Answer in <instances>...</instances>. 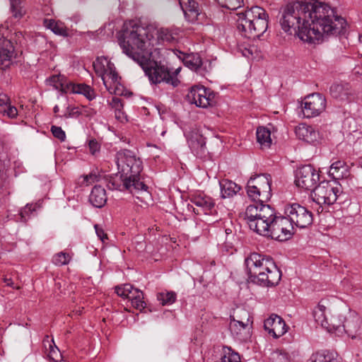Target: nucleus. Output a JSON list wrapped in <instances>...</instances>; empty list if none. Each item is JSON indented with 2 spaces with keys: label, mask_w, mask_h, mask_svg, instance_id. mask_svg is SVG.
Here are the masks:
<instances>
[{
  "label": "nucleus",
  "mask_w": 362,
  "mask_h": 362,
  "mask_svg": "<svg viewBox=\"0 0 362 362\" xmlns=\"http://www.w3.org/2000/svg\"><path fill=\"white\" fill-rule=\"evenodd\" d=\"M308 35L300 33L301 40L308 44L319 43L324 36H337L343 33L346 23L336 14L335 9L320 1L308 2Z\"/></svg>",
  "instance_id": "f257e3e1"
},
{
  "label": "nucleus",
  "mask_w": 362,
  "mask_h": 362,
  "mask_svg": "<svg viewBox=\"0 0 362 362\" xmlns=\"http://www.w3.org/2000/svg\"><path fill=\"white\" fill-rule=\"evenodd\" d=\"M118 173L110 177L107 187L110 190L128 191L144 202L139 194L148 195V186L140 180L143 163L140 158L129 150H122L115 156Z\"/></svg>",
  "instance_id": "f03ea898"
},
{
  "label": "nucleus",
  "mask_w": 362,
  "mask_h": 362,
  "mask_svg": "<svg viewBox=\"0 0 362 362\" xmlns=\"http://www.w3.org/2000/svg\"><path fill=\"white\" fill-rule=\"evenodd\" d=\"M154 38H150L148 26L144 28L130 21L124 23L119 43L123 52L135 62L151 56V45Z\"/></svg>",
  "instance_id": "7ed1b4c3"
},
{
  "label": "nucleus",
  "mask_w": 362,
  "mask_h": 362,
  "mask_svg": "<svg viewBox=\"0 0 362 362\" xmlns=\"http://www.w3.org/2000/svg\"><path fill=\"white\" fill-rule=\"evenodd\" d=\"M248 281L262 287L276 286L281 272L272 257L257 252L250 253L245 259Z\"/></svg>",
  "instance_id": "20e7f679"
},
{
  "label": "nucleus",
  "mask_w": 362,
  "mask_h": 362,
  "mask_svg": "<svg viewBox=\"0 0 362 362\" xmlns=\"http://www.w3.org/2000/svg\"><path fill=\"white\" fill-rule=\"evenodd\" d=\"M280 13L279 23L285 33L297 35L300 40L301 32L308 35V2H289L281 8Z\"/></svg>",
  "instance_id": "39448f33"
},
{
  "label": "nucleus",
  "mask_w": 362,
  "mask_h": 362,
  "mask_svg": "<svg viewBox=\"0 0 362 362\" xmlns=\"http://www.w3.org/2000/svg\"><path fill=\"white\" fill-rule=\"evenodd\" d=\"M267 18L268 15L262 8L252 7L250 11L238 14L237 29L245 37H259L268 28Z\"/></svg>",
  "instance_id": "423d86ee"
},
{
  "label": "nucleus",
  "mask_w": 362,
  "mask_h": 362,
  "mask_svg": "<svg viewBox=\"0 0 362 362\" xmlns=\"http://www.w3.org/2000/svg\"><path fill=\"white\" fill-rule=\"evenodd\" d=\"M274 216V209L263 204H250L245 213V218L250 229L265 237L269 236Z\"/></svg>",
  "instance_id": "0eeeda50"
},
{
  "label": "nucleus",
  "mask_w": 362,
  "mask_h": 362,
  "mask_svg": "<svg viewBox=\"0 0 362 362\" xmlns=\"http://www.w3.org/2000/svg\"><path fill=\"white\" fill-rule=\"evenodd\" d=\"M144 70L145 74L153 83H165L176 87L180 83L177 78L170 74V69L161 63L151 60V57H146L137 63Z\"/></svg>",
  "instance_id": "6e6552de"
},
{
  "label": "nucleus",
  "mask_w": 362,
  "mask_h": 362,
  "mask_svg": "<svg viewBox=\"0 0 362 362\" xmlns=\"http://www.w3.org/2000/svg\"><path fill=\"white\" fill-rule=\"evenodd\" d=\"M272 179L270 175H258L250 177L247 185L248 197L258 204L269 201L272 197Z\"/></svg>",
  "instance_id": "1a4fd4ad"
},
{
  "label": "nucleus",
  "mask_w": 362,
  "mask_h": 362,
  "mask_svg": "<svg viewBox=\"0 0 362 362\" xmlns=\"http://www.w3.org/2000/svg\"><path fill=\"white\" fill-rule=\"evenodd\" d=\"M96 74L101 77L103 84L108 91L115 89L119 84V77L115 67L107 57H98L93 62Z\"/></svg>",
  "instance_id": "9d476101"
},
{
  "label": "nucleus",
  "mask_w": 362,
  "mask_h": 362,
  "mask_svg": "<svg viewBox=\"0 0 362 362\" xmlns=\"http://www.w3.org/2000/svg\"><path fill=\"white\" fill-rule=\"evenodd\" d=\"M293 228H305L310 226L313 221V213L305 206L298 203L288 204L284 209Z\"/></svg>",
  "instance_id": "9b49d317"
},
{
  "label": "nucleus",
  "mask_w": 362,
  "mask_h": 362,
  "mask_svg": "<svg viewBox=\"0 0 362 362\" xmlns=\"http://www.w3.org/2000/svg\"><path fill=\"white\" fill-rule=\"evenodd\" d=\"M340 192L339 187L329 181H322L313 190L312 197L318 204L331 205L336 202Z\"/></svg>",
  "instance_id": "f8f14e48"
},
{
  "label": "nucleus",
  "mask_w": 362,
  "mask_h": 362,
  "mask_svg": "<svg viewBox=\"0 0 362 362\" xmlns=\"http://www.w3.org/2000/svg\"><path fill=\"white\" fill-rule=\"evenodd\" d=\"M268 237L279 241L290 239L294 233V228L287 216H276L274 211V220L271 224Z\"/></svg>",
  "instance_id": "ddd939ff"
},
{
  "label": "nucleus",
  "mask_w": 362,
  "mask_h": 362,
  "mask_svg": "<svg viewBox=\"0 0 362 362\" xmlns=\"http://www.w3.org/2000/svg\"><path fill=\"white\" fill-rule=\"evenodd\" d=\"M320 181L319 172L311 165L298 168L296 173V185L305 190H313Z\"/></svg>",
  "instance_id": "4468645a"
},
{
  "label": "nucleus",
  "mask_w": 362,
  "mask_h": 362,
  "mask_svg": "<svg viewBox=\"0 0 362 362\" xmlns=\"http://www.w3.org/2000/svg\"><path fill=\"white\" fill-rule=\"evenodd\" d=\"M326 104V98L322 94L316 93L309 95L301 103L303 114L307 118L317 117L325 111Z\"/></svg>",
  "instance_id": "2eb2a0df"
},
{
  "label": "nucleus",
  "mask_w": 362,
  "mask_h": 362,
  "mask_svg": "<svg viewBox=\"0 0 362 362\" xmlns=\"http://www.w3.org/2000/svg\"><path fill=\"white\" fill-rule=\"evenodd\" d=\"M189 199L196 207L188 204V209L192 208L193 212L197 215L210 214L215 209L216 203L214 199L204 192H194L189 195Z\"/></svg>",
  "instance_id": "dca6fc26"
},
{
  "label": "nucleus",
  "mask_w": 362,
  "mask_h": 362,
  "mask_svg": "<svg viewBox=\"0 0 362 362\" xmlns=\"http://www.w3.org/2000/svg\"><path fill=\"white\" fill-rule=\"evenodd\" d=\"M187 98L191 103L197 107H206L211 104V93L209 90L204 86H193L191 88Z\"/></svg>",
  "instance_id": "f3484780"
},
{
  "label": "nucleus",
  "mask_w": 362,
  "mask_h": 362,
  "mask_svg": "<svg viewBox=\"0 0 362 362\" xmlns=\"http://www.w3.org/2000/svg\"><path fill=\"white\" fill-rule=\"evenodd\" d=\"M264 327L274 338H279L286 332V325L284 320L276 315H272L264 322Z\"/></svg>",
  "instance_id": "a211bd4d"
},
{
  "label": "nucleus",
  "mask_w": 362,
  "mask_h": 362,
  "mask_svg": "<svg viewBox=\"0 0 362 362\" xmlns=\"http://www.w3.org/2000/svg\"><path fill=\"white\" fill-rule=\"evenodd\" d=\"M343 332L346 333L351 338L362 334V320L355 313H350L348 317H344Z\"/></svg>",
  "instance_id": "6ab92c4d"
},
{
  "label": "nucleus",
  "mask_w": 362,
  "mask_h": 362,
  "mask_svg": "<svg viewBox=\"0 0 362 362\" xmlns=\"http://www.w3.org/2000/svg\"><path fill=\"white\" fill-rule=\"evenodd\" d=\"M13 46L11 42L6 38L0 39V69L5 70L12 63L13 57Z\"/></svg>",
  "instance_id": "aec40b11"
},
{
  "label": "nucleus",
  "mask_w": 362,
  "mask_h": 362,
  "mask_svg": "<svg viewBox=\"0 0 362 362\" xmlns=\"http://www.w3.org/2000/svg\"><path fill=\"white\" fill-rule=\"evenodd\" d=\"M296 136L307 143L314 144L319 138V133L313 127L302 123L295 129Z\"/></svg>",
  "instance_id": "412c9836"
},
{
  "label": "nucleus",
  "mask_w": 362,
  "mask_h": 362,
  "mask_svg": "<svg viewBox=\"0 0 362 362\" xmlns=\"http://www.w3.org/2000/svg\"><path fill=\"white\" fill-rule=\"evenodd\" d=\"M174 53L187 67L196 72H200L202 60L198 54H187L177 49L174 51Z\"/></svg>",
  "instance_id": "4be33fe9"
},
{
  "label": "nucleus",
  "mask_w": 362,
  "mask_h": 362,
  "mask_svg": "<svg viewBox=\"0 0 362 362\" xmlns=\"http://www.w3.org/2000/svg\"><path fill=\"white\" fill-rule=\"evenodd\" d=\"M148 31L150 38L156 40L155 43L151 45V50L155 45L165 42H170L174 40L173 33L168 28H157L151 25L148 26Z\"/></svg>",
  "instance_id": "5701e85b"
},
{
  "label": "nucleus",
  "mask_w": 362,
  "mask_h": 362,
  "mask_svg": "<svg viewBox=\"0 0 362 362\" xmlns=\"http://www.w3.org/2000/svg\"><path fill=\"white\" fill-rule=\"evenodd\" d=\"M187 143L192 152L197 157H202L206 151L205 138L197 133H192L187 137Z\"/></svg>",
  "instance_id": "b1692460"
},
{
  "label": "nucleus",
  "mask_w": 362,
  "mask_h": 362,
  "mask_svg": "<svg viewBox=\"0 0 362 362\" xmlns=\"http://www.w3.org/2000/svg\"><path fill=\"white\" fill-rule=\"evenodd\" d=\"M185 18L189 22L197 20L200 14L199 4L194 0H178Z\"/></svg>",
  "instance_id": "393cba45"
},
{
  "label": "nucleus",
  "mask_w": 362,
  "mask_h": 362,
  "mask_svg": "<svg viewBox=\"0 0 362 362\" xmlns=\"http://www.w3.org/2000/svg\"><path fill=\"white\" fill-rule=\"evenodd\" d=\"M329 175L334 180L346 178L350 175L349 166L343 160H337L331 165ZM337 183L336 181L334 182V184Z\"/></svg>",
  "instance_id": "a878e982"
},
{
  "label": "nucleus",
  "mask_w": 362,
  "mask_h": 362,
  "mask_svg": "<svg viewBox=\"0 0 362 362\" xmlns=\"http://www.w3.org/2000/svg\"><path fill=\"white\" fill-rule=\"evenodd\" d=\"M71 82L64 75L60 74L52 75L46 80L47 85L52 86L55 90H58L62 93H69V90L67 88H69V84H71Z\"/></svg>",
  "instance_id": "bb28decb"
},
{
  "label": "nucleus",
  "mask_w": 362,
  "mask_h": 362,
  "mask_svg": "<svg viewBox=\"0 0 362 362\" xmlns=\"http://www.w3.org/2000/svg\"><path fill=\"white\" fill-rule=\"evenodd\" d=\"M43 25L57 35L62 37L69 36L68 28L62 21H56L52 18H45L43 20Z\"/></svg>",
  "instance_id": "cd10ccee"
},
{
  "label": "nucleus",
  "mask_w": 362,
  "mask_h": 362,
  "mask_svg": "<svg viewBox=\"0 0 362 362\" xmlns=\"http://www.w3.org/2000/svg\"><path fill=\"white\" fill-rule=\"evenodd\" d=\"M69 93L74 94H81L84 95L88 100H92L96 97L94 89L85 83H75L71 82L68 87Z\"/></svg>",
  "instance_id": "c85d7f7f"
},
{
  "label": "nucleus",
  "mask_w": 362,
  "mask_h": 362,
  "mask_svg": "<svg viewBox=\"0 0 362 362\" xmlns=\"http://www.w3.org/2000/svg\"><path fill=\"white\" fill-rule=\"evenodd\" d=\"M89 202L97 208H101L107 202L105 189L101 186H95L89 196Z\"/></svg>",
  "instance_id": "c756f323"
},
{
  "label": "nucleus",
  "mask_w": 362,
  "mask_h": 362,
  "mask_svg": "<svg viewBox=\"0 0 362 362\" xmlns=\"http://www.w3.org/2000/svg\"><path fill=\"white\" fill-rule=\"evenodd\" d=\"M220 187L221 197L223 199L233 197L241 189L235 182L228 180H223L220 182Z\"/></svg>",
  "instance_id": "7c9ffc66"
},
{
  "label": "nucleus",
  "mask_w": 362,
  "mask_h": 362,
  "mask_svg": "<svg viewBox=\"0 0 362 362\" xmlns=\"http://www.w3.org/2000/svg\"><path fill=\"white\" fill-rule=\"evenodd\" d=\"M329 91L333 98L344 100L347 99L348 95L350 94V86L347 83H336L331 86Z\"/></svg>",
  "instance_id": "2f4dec72"
},
{
  "label": "nucleus",
  "mask_w": 362,
  "mask_h": 362,
  "mask_svg": "<svg viewBox=\"0 0 362 362\" xmlns=\"http://www.w3.org/2000/svg\"><path fill=\"white\" fill-rule=\"evenodd\" d=\"M257 141L262 148H269L272 144L271 132L265 127H259L256 132Z\"/></svg>",
  "instance_id": "473e14b6"
},
{
  "label": "nucleus",
  "mask_w": 362,
  "mask_h": 362,
  "mask_svg": "<svg viewBox=\"0 0 362 362\" xmlns=\"http://www.w3.org/2000/svg\"><path fill=\"white\" fill-rule=\"evenodd\" d=\"M310 362H340L337 358V354L327 350L317 351L313 354Z\"/></svg>",
  "instance_id": "72a5a7b5"
},
{
  "label": "nucleus",
  "mask_w": 362,
  "mask_h": 362,
  "mask_svg": "<svg viewBox=\"0 0 362 362\" xmlns=\"http://www.w3.org/2000/svg\"><path fill=\"white\" fill-rule=\"evenodd\" d=\"M326 307L319 303L313 310V315L316 322L322 327H329V320L325 313Z\"/></svg>",
  "instance_id": "f704fd0d"
},
{
  "label": "nucleus",
  "mask_w": 362,
  "mask_h": 362,
  "mask_svg": "<svg viewBox=\"0 0 362 362\" xmlns=\"http://www.w3.org/2000/svg\"><path fill=\"white\" fill-rule=\"evenodd\" d=\"M344 317L342 315L332 316L329 320V327H325L329 332H334L337 334L343 333Z\"/></svg>",
  "instance_id": "c9c22d12"
},
{
  "label": "nucleus",
  "mask_w": 362,
  "mask_h": 362,
  "mask_svg": "<svg viewBox=\"0 0 362 362\" xmlns=\"http://www.w3.org/2000/svg\"><path fill=\"white\" fill-rule=\"evenodd\" d=\"M10 4L11 11L14 18H21L25 15V10L22 0H10Z\"/></svg>",
  "instance_id": "e433bc0d"
},
{
  "label": "nucleus",
  "mask_w": 362,
  "mask_h": 362,
  "mask_svg": "<svg viewBox=\"0 0 362 362\" xmlns=\"http://www.w3.org/2000/svg\"><path fill=\"white\" fill-rule=\"evenodd\" d=\"M112 103L113 107L115 109V114L116 119L120 121L121 122H127V115L122 110L123 104L122 103V100L119 98H113Z\"/></svg>",
  "instance_id": "4c0bfd02"
},
{
  "label": "nucleus",
  "mask_w": 362,
  "mask_h": 362,
  "mask_svg": "<svg viewBox=\"0 0 362 362\" xmlns=\"http://www.w3.org/2000/svg\"><path fill=\"white\" fill-rule=\"evenodd\" d=\"M177 295L174 291H165L158 293L157 300L162 305H170L176 300Z\"/></svg>",
  "instance_id": "58836bf2"
},
{
  "label": "nucleus",
  "mask_w": 362,
  "mask_h": 362,
  "mask_svg": "<svg viewBox=\"0 0 362 362\" xmlns=\"http://www.w3.org/2000/svg\"><path fill=\"white\" fill-rule=\"evenodd\" d=\"M143 293L139 289L134 291V295L130 296L129 300L132 301V305L137 310H142L146 307V303L143 300Z\"/></svg>",
  "instance_id": "ea45409f"
},
{
  "label": "nucleus",
  "mask_w": 362,
  "mask_h": 362,
  "mask_svg": "<svg viewBox=\"0 0 362 362\" xmlns=\"http://www.w3.org/2000/svg\"><path fill=\"white\" fill-rule=\"evenodd\" d=\"M132 285L126 284L122 286H117L115 287V292L119 296L122 298H130V296L134 295V291H136Z\"/></svg>",
  "instance_id": "a19ab883"
},
{
  "label": "nucleus",
  "mask_w": 362,
  "mask_h": 362,
  "mask_svg": "<svg viewBox=\"0 0 362 362\" xmlns=\"http://www.w3.org/2000/svg\"><path fill=\"white\" fill-rule=\"evenodd\" d=\"M0 112L2 113L4 116H6L11 119L16 118L18 116V110L15 106L11 105L10 100L4 106H0Z\"/></svg>",
  "instance_id": "79ce46f5"
},
{
  "label": "nucleus",
  "mask_w": 362,
  "mask_h": 362,
  "mask_svg": "<svg viewBox=\"0 0 362 362\" xmlns=\"http://www.w3.org/2000/svg\"><path fill=\"white\" fill-rule=\"evenodd\" d=\"M249 317L246 322L233 319L230 323V329L232 332L238 334L242 329H245L249 326Z\"/></svg>",
  "instance_id": "37998d69"
},
{
  "label": "nucleus",
  "mask_w": 362,
  "mask_h": 362,
  "mask_svg": "<svg viewBox=\"0 0 362 362\" xmlns=\"http://www.w3.org/2000/svg\"><path fill=\"white\" fill-rule=\"evenodd\" d=\"M218 4L230 10H236L242 6L243 0H216Z\"/></svg>",
  "instance_id": "c03bdc74"
},
{
  "label": "nucleus",
  "mask_w": 362,
  "mask_h": 362,
  "mask_svg": "<svg viewBox=\"0 0 362 362\" xmlns=\"http://www.w3.org/2000/svg\"><path fill=\"white\" fill-rule=\"evenodd\" d=\"M219 362H241L240 355L230 348H227Z\"/></svg>",
  "instance_id": "a18cd8bd"
},
{
  "label": "nucleus",
  "mask_w": 362,
  "mask_h": 362,
  "mask_svg": "<svg viewBox=\"0 0 362 362\" xmlns=\"http://www.w3.org/2000/svg\"><path fill=\"white\" fill-rule=\"evenodd\" d=\"M65 103L64 106L66 107V110L64 114L61 116L64 118H70V117H77L81 115V112L78 110V107L71 106L67 105V98H64Z\"/></svg>",
  "instance_id": "49530a36"
},
{
  "label": "nucleus",
  "mask_w": 362,
  "mask_h": 362,
  "mask_svg": "<svg viewBox=\"0 0 362 362\" xmlns=\"http://www.w3.org/2000/svg\"><path fill=\"white\" fill-rule=\"evenodd\" d=\"M71 259L69 254L64 252H60L56 254L52 259L54 264L58 266L67 264Z\"/></svg>",
  "instance_id": "de8ad7c7"
},
{
  "label": "nucleus",
  "mask_w": 362,
  "mask_h": 362,
  "mask_svg": "<svg viewBox=\"0 0 362 362\" xmlns=\"http://www.w3.org/2000/svg\"><path fill=\"white\" fill-rule=\"evenodd\" d=\"M272 362H289V358L284 351H276L272 354Z\"/></svg>",
  "instance_id": "09e8293b"
},
{
  "label": "nucleus",
  "mask_w": 362,
  "mask_h": 362,
  "mask_svg": "<svg viewBox=\"0 0 362 362\" xmlns=\"http://www.w3.org/2000/svg\"><path fill=\"white\" fill-rule=\"evenodd\" d=\"M35 210L33 204H28L23 209L20 211L21 221L23 222L27 221L29 215Z\"/></svg>",
  "instance_id": "8fccbe9b"
},
{
  "label": "nucleus",
  "mask_w": 362,
  "mask_h": 362,
  "mask_svg": "<svg viewBox=\"0 0 362 362\" xmlns=\"http://www.w3.org/2000/svg\"><path fill=\"white\" fill-rule=\"evenodd\" d=\"M50 131L53 136L58 139L59 141H64L66 140V134L62 127L52 125L51 127Z\"/></svg>",
  "instance_id": "3c124183"
},
{
  "label": "nucleus",
  "mask_w": 362,
  "mask_h": 362,
  "mask_svg": "<svg viewBox=\"0 0 362 362\" xmlns=\"http://www.w3.org/2000/svg\"><path fill=\"white\" fill-rule=\"evenodd\" d=\"M99 175L95 171H93L88 175L83 176V183H86V185H90L95 182L98 181Z\"/></svg>",
  "instance_id": "603ef678"
},
{
  "label": "nucleus",
  "mask_w": 362,
  "mask_h": 362,
  "mask_svg": "<svg viewBox=\"0 0 362 362\" xmlns=\"http://www.w3.org/2000/svg\"><path fill=\"white\" fill-rule=\"evenodd\" d=\"M88 148L90 153L95 156L97 153L99 152L100 149V145L95 139H90L88 141Z\"/></svg>",
  "instance_id": "864d4df0"
},
{
  "label": "nucleus",
  "mask_w": 362,
  "mask_h": 362,
  "mask_svg": "<svg viewBox=\"0 0 362 362\" xmlns=\"http://www.w3.org/2000/svg\"><path fill=\"white\" fill-rule=\"evenodd\" d=\"M95 233L98 237L103 242L105 239H107L106 234L104 233L103 230L98 227V225L95 226Z\"/></svg>",
  "instance_id": "5fc2aeb1"
},
{
  "label": "nucleus",
  "mask_w": 362,
  "mask_h": 362,
  "mask_svg": "<svg viewBox=\"0 0 362 362\" xmlns=\"http://www.w3.org/2000/svg\"><path fill=\"white\" fill-rule=\"evenodd\" d=\"M8 101L9 98L8 95L3 93L0 89V106H4Z\"/></svg>",
  "instance_id": "6e6d98bb"
},
{
  "label": "nucleus",
  "mask_w": 362,
  "mask_h": 362,
  "mask_svg": "<svg viewBox=\"0 0 362 362\" xmlns=\"http://www.w3.org/2000/svg\"><path fill=\"white\" fill-rule=\"evenodd\" d=\"M242 54L244 57L247 58H250L252 55V47H245L244 49L241 50Z\"/></svg>",
  "instance_id": "4d7b16f0"
},
{
  "label": "nucleus",
  "mask_w": 362,
  "mask_h": 362,
  "mask_svg": "<svg viewBox=\"0 0 362 362\" xmlns=\"http://www.w3.org/2000/svg\"><path fill=\"white\" fill-rule=\"evenodd\" d=\"M4 281L5 284H6V286H10L13 288H16V289L19 288V286H16L13 280L10 278L6 277V278H4Z\"/></svg>",
  "instance_id": "13d9d810"
},
{
  "label": "nucleus",
  "mask_w": 362,
  "mask_h": 362,
  "mask_svg": "<svg viewBox=\"0 0 362 362\" xmlns=\"http://www.w3.org/2000/svg\"><path fill=\"white\" fill-rule=\"evenodd\" d=\"M180 70H181V68L178 67L176 69H175V71H170V74H173V76H175L176 78H177V76L179 74V72L180 71Z\"/></svg>",
  "instance_id": "bf43d9fd"
},
{
  "label": "nucleus",
  "mask_w": 362,
  "mask_h": 362,
  "mask_svg": "<svg viewBox=\"0 0 362 362\" xmlns=\"http://www.w3.org/2000/svg\"><path fill=\"white\" fill-rule=\"evenodd\" d=\"M53 110H54V113H57V112H59V107L57 105H56L54 107Z\"/></svg>",
  "instance_id": "052dcab7"
},
{
  "label": "nucleus",
  "mask_w": 362,
  "mask_h": 362,
  "mask_svg": "<svg viewBox=\"0 0 362 362\" xmlns=\"http://www.w3.org/2000/svg\"><path fill=\"white\" fill-rule=\"evenodd\" d=\"M226 234H230L232 233V230L230 229H226Z\"/></svg>",
  "instance_id": "680f3d73"
},
{
  "label": "nucleus",
  "mask_w": 362,
  "mask_h": 362,
  "mask_svg": "<svg viewBox=\"0 0 362 362\" xmlns=\"http://www.w3.org/2000/svg\"><path fill=\"white\" fill-rule=\"evenodd\" d=\"M360 163H361V166H362V157H361V159H360Z\"/></svg>",
  "instance_id": "e2e57ef3"
}]
</instances>
